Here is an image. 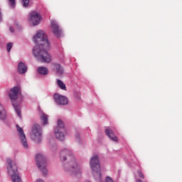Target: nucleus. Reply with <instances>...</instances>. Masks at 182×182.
<instances>
[{
    "label": "nucleus",
    "instance_id": "f257e3e1",
    "mask_svg": "<svg viewBox=\"0 0 182 182\" xmlns=\"http://www.w3.org/2000/svg\"><path fill=\"white\" fill-rule=\"evenodd\" d=\"M36 46L33 48V55L38 62L50 63L52 60L50 54L48 50L50 49V43L48 40V36L42 30L37 31L36 35L33 38Z\"/></svg>",
    "mask_w": 182,
    "mask_h": 182
},
{
    "label": "nucleus",
    "instance_id": "f03ea898",
    "mask_svg": "<svg viewBox=\"0 0 182 182\" xmlns=\"http://www.w3.org/2000/svg\"><path fill=\"white\" fill-rule=\"evenodd\" d=\"M60 159L61 161H65L66 159H69L70 161V164L71 168L69 169H65L67 171H72L77 177H80L82 172L80 171V166L77 165L75 157L71 151L65 149L60 151Z\"/></svg>",
    "mask_w": 182,
    "mask_h": 182
},
{
    "label": "nucleus",
    "instance_id": "7ed1b4c3",
    "mask_svg": "<svg viewBox=\"0 0 182 182\" xmlns=\"http://www.w3.org/2000/svg\"><path fill=\"white\" fill-rule=\"evenodd\" d=\"M90 165L94 177L97 180H100L102 178V173H100V164L99 163V156L97 155H95L90 159Z\"/></svg>",
    "mask_w": 182,
    "mask_h": 182
},
{
    "label": "nucleus",
    "instance_id": "20e7f679",
    "mask_svg": "<svg viewBox=\"0 0 182 182\" xmlns=\"http://www.w3.org/2000/svg\"><path fill=\"white\" fill-rule=\"evenodd\" d=\"M36 163L39 170H41L46 176L48 174V169H46V159L41 154H38L36 156Z\"/></svg>",
    "mask_w": 182,
    "mask_h": 182
},
{
    "label": "nucleus",
    "instance_id": "39448f33",
    "mask_svg": "<svg viewBox=\"0 0 182 182\" xmlns=\"http://www.w3.org/2000/svg\"><path fill=\"white\" fill-rule=\"evenodd\" d=\"M32 139L36 143L42 141V128L39 124H34L32 128Z\"/></svg>",
    "mask_w": 182,
    "mask_h": 182
},
{
    "label": "nucleus",
    "instance_id": "423d86ee",
    "mask_svg": "<svg viewBox=\"0 0 182 182\" xmlns=\"http://www.w3.org/2000/svg\"><path fill=\"white\" fill-rule=\"evenodd\" d=\"M64 128L65 124H63V121L59 119L57 122V127L54 131L55 136L58 140H65V134L62 132Z\"/></svg>",
    "mask_w": 182,
    "mask_h": 182
},
{
    "label": "nucleus",
    "instance_id": "0eeeda50",
    "mask_svg": "<svg viewBox=\"0 0 182 182\" xmlns=\"http://www.w3.org/2000/svg\"><path fill=\"white\" fill-rule=\"evenodd\" d=\"M42 19V16L41 14L36 11H31L30 13V17L28 18V21L33 24V26H36V25H39V22H41Z\"/></svg>",
    "mask_w": 182,
    "mask_h": 182
},
{
    "label": "nucleus",
    "instance_id": "6e6552de",
    "mask_svg": "<svg viewBox=\"0 0 182 182\" xmlns=\"http://www.w3.org/2000/svg\"><path fill=\"white\" fill-rule=\"evenodd\" d=\"M22 93V90H21V87L15 86L10 89L9 92V97L11 100H16L18 99V96Z\"/></svg>",
    "mask_w": 182,
    "mask_h": 182
},
{
    "label": "nucleus",
    "instance_id": "1a4fd4ad",
    "mask_svg": "<svg viewBox=\"0 0 182 182\" xmlns=\"http://www.w3.org/2000/svg\"><path fill=\"white\" fill-rule=\"evenodd\" d=\"M16 129L18 133L19 139L25 149H28V141L26 140V136L25 135V133L23 132V129L19 127V125H16Z\"/></svg>",
    "mask_w": 182,
    "mask_h": 182
},
{
    "label": "nucleus",
    "instance_id": "9d476101",
    "mask_svg": "<svg viewBox=\"0 0 182 182\" xmlns=\"http://www.w3.org/2000/svg\"><path fill=\"white\" fill-rule=\"evenodd\" d=\"M53 97L57 105L65 106V105H68L69 103V100H68V98L63 95H60L59 94H55Z\"/></svg>",
    "mask_w": 182,
    "mask_h": 182
},
{
    "label": "nucleus",
    "instance_id": "9b49d317",
    "mask_svg": "<svg viewBox=\"0 0 182 182\" xmlns=\"http://www.w3.org/2000/svg\"><path fill=\"white\" fill-rule=\"evenodd\" d=\"M51 28L53 29V33H54L55 36L57 38H60V35L62 34V29L59 28V25L55 21H51Z\"/></svg>",
    "mask_w": 182,
    "mask_h": 182
},
{
    "label": "nucleus",
    "instance_id": "f8f14e48",
    "mask_svg": "<svg viewBox=\"0 0 182 182\" xmlns=\"http://www.w3.org/2000/svg\"><path fill=\"white\" fill-rule=\"evenodd\" d=\"M105 134L112 140V141H119V139H117V136L114 135V132H113V130L110 129H105Z\"/></svg>",
    "mask_w": 182,
    "mask_h": 182
},
{
    "label": "nucleus",
    "instance_id": "ddd939ff",
    "mask_svg": "<svg viewBox=\"0 0 182 182\" xmlns=\"http://www.w3.org/2000/svg\"><path fill=\"white\" fill-rule=\"evenodd\" d=\"M28 71V67L25 65V63L20 62L18 64V72L21 73V75H23V73H26Z\"/></svg>",
    "mask_w": 182,
    "mask_h": 182
},
{
    "label": "nucleus",
    "instance_id": "4468645a",
    "mask_svg": "<svg viewBox=\"0 0 182 182\" xmlns=\"http://www.w3.org/2000/svg\"><path fill=\"white\" fill-rule=\"evenodd\" d=\"M40 119H41L43 126H46V124H48V114H46L45 113H42L40 115Z\"/></svg>",
    "mask_w": 182,
    "mask_h": 182
},
{
    "label": "nucleus",
    "instance_id": "2eb2a0df",
    "mask_svg": "<svg viewBox=\"0 0 182 182\" xmlns=\"http://www.w3.org/2000/svg\"><path fill=\"white\" fill-rule=\"evenodd\" d=\"M37 72H38L40 75H48V73H49V70L46 67H38Z\"/></svg>",
    "mask_w": 182,
    "mask_h": 182
},
{
    "label": "nucleus",
    "instance_id": "dca6fc26",
    "mask_svg": "<svg viewBox=\"0 0 182 182\" xmlns=\"http://www.w3.org/2000/svg\"><path fill=\"white\" fill-rule=\"evenodd\" d=\"M55 68L57 75H59L60 76V75H63V68L60 66V65L55 64Z\"/></svg>",
    "mask_w": 182,
    "mask_h": 182
},
{
    "label": "nucleus",
    "instance_id": "f3484780",
    "mask_svg": "<svg viewBox=\"0 0 182 182\" xmlns=\"http://www.w3.org/2000/svg\"><path fill=\"white\" fill-rule=\"evenodd\" d=\"M12 105L16 110V113L20 117V119L22 117V114H21V107L18 105H15L14 102H12Z\"/></svg>",
    "mask_w": 182,
    "mask_h": 182
},
{
    "label": "nucleus",
    "instance_id": "a211bd4d",
    "mask_svg": "<svg viewBox=\"0 0 182 182\" xmlns=\"http://www.w3.org/2000/svg\"><path fill=\"white\" fill-rule=\"evenodd\" d=\"M57 85L60 87V89H62V90H66V85L65 83L63 82L60 80H57Z\"/></svg>",
    "mask_w": 182,
    "mask_h": 182
},
{
    "label": "nucleus",
    "instance_id": "6ab92c4d",
    "mask_svg": "<svg viewBox=\"0 0 182 182\" xmlns=\"http://www.w3.org/2000/svg\"><path fill=\"white\" fill-rule=\"evenodd\" d=\"M6 116L5 109H4V106L0 104V119H5Z\"/></svg>",
    "mask_w": 182,
    "mask_h": 182
},
{
    "label": "nucleus",
    "instance_id": "aec40b11",
    "mask_svg": "<svg viewBox=\"0 0 182 182\" xmlns=\"http://www.w3.org/2000/svg\"><path fill=\"white\" fill-rule=\"evenodd\" d=\"M12 46H14V43H8L6 45V49L7 52H11V50L12 49Z\"/></svg>",
    "mask_w": 182,
    "mask_h": 182
},
{
    "label": "nucleus",
    "instance_id": "412c9836",
    "mask_svg": "<svg viewBox=\"0 0 182 182\" xmlns=\"http://www.w3.org/2000/svg\"><path fill=\"white\" fill-rule=\"evenodd\" d=\"M23 6L24 8H27V6H29V0H21Z\"/></svg>",
    "mask_w": 182,
    "mask_h": 182
},
{
    "label": "nucleus",
    "instance_id": "4be33fe9",
    "mask_svg": "<svg viewBox=\"0 0 182 182\" xmlns=\"http://www.w3.org/2000/svg\"><path fill=\"white\" fill-rule=\"evenodd\" d=\"M11 8H15L16 2L15 0H9Z\"/></svg>",
    "mask_w": 182,
    "mask_h": 182
},
{
    "label": "nucleus",
    "instance_id": "5701e85b",
    "mask_svg": "<svg viewBox=\"0 0 182 182\" xmlns=\"http://www.w3.org/2000/svg\"><path fill=\"white\" fill-rule=\"evenodd\" d=\"M137 173L140 178L144 179V174H143V172H141V171H138Z\"/></svg>",
    "mask_w": 182,
    "mask_h": 182
},
{
    "label": "nucleus",
    "instance_id": "b1692460",
    "mask_svg": "<svg viewBox=\"0 0 182 182\" xmlns=\"http://www.w3.org/2000/svg\"><path fill=\"white\" fill-rule=\"evenodd\" d=\"M105 182H114L110 176H107L105 179Z\"/></svg>",
    "mask_w": 182,
    "mask_h": 182
},
{
    "label": "nucleus",
    "instance_id": "393cba45",
    "mask_svg": "<svg viewBox=\"0 0 182 182\" xmlns=\"http://www.w3.org/2000/svg\"><path fill=\"white\" fill-rule=\"evenodd\" d=\"M10 31L12 32V33H14V32H15V30L14 29V27H10Z\"/></svg>",
    "mask_w": 182,
    "mask_h": 182
},
{
    "label": "nucleus",
    "instance_id": "a878e982",
    "mask_svg": "<svg viewBox=\"0 0 182 182\" xmlns=\"http://www.w3.org/2000/svg\"><path fill=\"white\" fill-rule=\"evenodd\" d=\"M36 182H44V181H43V180H42V179H38V180L36 181Z\"/></svg>",
    "mask_w": 182,
    "mask_h": 182
},
{
    "label": "nucleus",
    "instance_id": "bb28decb",
    "mask_svg": "<svg viewBox=\"0 0 182 182\" xmlns=\"http://www.w3.org/2000/svg\"><path fill=\"white\" fill-rule=\"evenodd\" d=\"M136 182H143V181L141 180H140V179H137Z\"/></svg>",
    "mask_w": 182,
    "mask_h": 182
}]
</instances>
